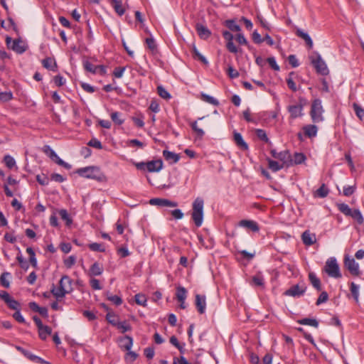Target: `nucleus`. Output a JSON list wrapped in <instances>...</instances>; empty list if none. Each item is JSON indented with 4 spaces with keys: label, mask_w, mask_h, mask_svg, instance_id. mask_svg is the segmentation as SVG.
<instances>
[{
    "label": "nucleus",
    "mask_w": 364,
    "mask_h": 364,
    "mask_svg": "<svg viewBox=\"0 0 364 364\" xmlns=\"http://www.w3.org/2000/svg\"><path fill=\"white\" fill-rule=\"evenodd\" d=\"M72 284L73 280L68 275H63L59 282L58 288L53 285L50 291L57 299L63 298L66 294H69L72 291Z\"/></svg>",
    "instance_id": "obj_1"
},
{
    "label": "nucleus",
    "mask_w": 364,
    "mask_h": 364,
    "mask_svg": "<svg viewBox=\"0 0 364 364\" xmlns=\"http://www.w3.org/2000/svg\"><path fill=\"white\" fill-rule=\"evenodd\" d=\"M75 172L81 177L96 180L100 182L103 181L105 178L100 167L95 166L80 168L77 169Z\"/></svg>",
    "instance_id": "obj_2"
},
{
    "label": "nucleus",
    "mask_w": 364,
    "mask_h": 364,
    "mask_svg": "<svg viewBox=\"0 0 364 364\" xmlns=\"http://www.w3.org/2000/svg\"><path fill=\"white\" fill-rule=\"evenodd\" d=\"M192 219L196 227H200L203 220V200L196 198L193 203Z\"/></svg>",
    "instance_id": "obj_3"
},
{
    "label": "nucleus",
    "mask_w": 364,
    "mask_h": 364,
    "mask_svg": "<svg viewBox=\"0 0 364 364\" xmlns=\"http://www.w3.org/2000/svg\"><path fill=\"white\" fill-rule=\"evenodd\" d=\"M324 109L321 105V100L320 99H316L312 102L310 115L311 119L315 123H319L323 121V113Z\"/></svg>",
    "instance_id": "obj_4"
},
{
    "label": "nucleus",
    "mask_w": 364,
    "mask_h": 364,
    "mask_svg": "<svg viewBox=\"0 0 364 364\" xmlns=\"http://www.w3.org/2000/svg\"><path fill=\"white\" fill-rule=\"evenodd\" d=\"M324 271L329 277L333 278L338 279L342 277L339 265L335 257H330L327 259L324 267Z\"/></svg>",
    "instance_id": "obj_5"
},
{
    "label": "nucleus",
    "mask_w": 364,
    "mask_h": 364,
    "mask_svg": "<svg viewBox=\"0 0 364 364\" xmlns=\"http://www.w3.org/2000/svg\"><path fill=\"white\" fill-rule=\"evenodd\" d=\"M136 166L139 170L146 169L149 172H159L163 168V161L161 159L153 160L148 162L138 163Z\"/></svg>",
    "instance_id": "obj_6"
},
{
    "label": "nucleus",
    "mask_w": 364,
    "mask_h": 364,
    "mask_svg": "<svg viewBox=\"0 0 364 364\" xmlns=\"http://www.w3.org/2000/svg\"><path fill=\"white\" fill-rule=\"evenodd\" d=\"M270 153L272 157L279 159L282 163L286 164L287 166L292 165L293 160L289 151L277 152L275 149H272Z\"/></svg>",
    "instance_id": "obj_7"
},
{
    "label": "nucleus",
    "mask_w": 364,
    "mask_h": 364,
    "mask_svg": "<svg viewBox=\"0 0 364 364\" xmlns=\"http://www.w3.org/2000/svg\"><path fill=\"white\" fill-rule=\"evenodd\" d=\"M311 63L314 65L317 73L322 75H326L328 74L327 65L319 54L317 55L316 58H311Z\"/></svg>",
    "instance_id": "obj_8"
},
{
    "label": "nucleus",
    "mask_w": 364,
    "mask_h": 364,
    "mask_svg": "<svg viewBox=\"0 0 364 364\" xmlns=\"http://www.w3.org/2000/svg\"><path fill=\"white\" fill-rule=\"evenodd\" d=\"M344 265L352 275L358 276L360 274L359 264L355 261L354 258L346 255Z\"/></svg>",
    "instance_id": "obj_9"
},
{
    "label": "nucleus",
    "mask_w": 364,
    "mask_h": 364,
    "mask_svg": "<svg viewBox=\"0 0 364 364\" xmlns=\"http://www.w3.org/2000/svg\"><path fill=\"white\" fill-rule=\"evenodd\" d=\"M306 289V287L305 284H295L287 289L284 292V295L293 297H300L301 296L304 295Z\"/></svg>",
    "instance_id": "obj_10"
},
{
    "label": "nucleus",
    "mask_w": 364,
    "mask_h": 364,
    "mask_svg": "<svg viewBox=\"0 0 364 364\" xmlns=\"http://www.w3.org/2000/svg\"><path fill=\"white\" fill-rule=\"evenodd\" d=\"M151 205H158L161 207H176L177 203L165 198H154L149 200Z\"/></svg>",
    "instance_id": "obj_11"
},
{
    "label": "nucleus",
    "mask_w": 364,
    "mask_h": 364,
    "mask_svg": "<svg viewBox=\"0 0 364 364\" xmlns=\"http://www.w3.org/2000/svg\"><path fill=\"white\" fill-rule=\"evenodd\" d=\"M301 239L304 245L310 246L316 241L315 234L311 233L309 230H306L302 233Z\"/></svg>",
    "instance_id": "obj_12"
},
{
    "label": "nucleus",
    "mask_w": 364,
    "mask_h": 364,
    "mask_svg": "<svg viewBox=\"0 0 364 364\" xmlns=\"http://www.w3.org/2000/svg\"><path fill=\"white\" fill-rule=\"evenodd\" d=\"M303 107L301 105H290L288 107V111L291 118H297L302 115Z\"/></svg>",
    "instance_id": "obj_13"
},
{
    "label": "nucleus",
    "mask_w": 364,
    "mask_h": 364,
    "mask_svg": "<svg viewBox=\"0 0 364 364\" xmlns=\"http://www.w3.org/2000/svg\"><path fill=\"white\" fill-rule=\"evenodd\" d=\"M239 225L243 228H248L253 232H258L259 230L257 223L253 220H242L240 221Z\"/></svg>",
    "instance_id": "obj_14"
},
{
    "label": "nucleus",
    "mask_w": 364,
    "mask_h": 364,
    "mask_svg": "<svg viewBox=\"0 0 364 364\" xmlns=\"http://www.w3.org/2000/svg\"><path fill=\"white\" fill-rule=\"evenodd\" d=\"M103 272L102 266L98 262H95L90 268L88 275L90 277L100 276Z\"/></svg>",
    "instance_id": "obj_15"
},
{
    "label": "nucleus",
    "mask_w": 364,
    "mask_h": 364,
    "mask_svg": "<svg viewBox=\"0 0 364 364\" xmlns=\"http://www.w3.org/2000/svg\"><path fill=\"white\" fill-rule=\"evenodd\" d=\"M133 345V339L132 337L129 336H125L124 338H120L119 340V346L121 348L124 349L126 350H131Z\"/></svg>",
    "instance_id": "obj_16"
},
{
    "label": "nucleus",
    "mask_w": 364,
    "mask_h": 364,
    "mask_svg": "<svg viewBox=\"0 0 364 364\" xmlns=\"http://www.w3.org/2000/svg\"><path fill=\"white\" fill-rule=\"evenodd\" d=\"M163 156L166 161H169L171 164L177 163L180 159V156L178 154H176L168 150L163 151Z\"/></svg>",
    "instance_id": "obj_17"
},
{
    "label": "nucleus",
    "mask_w": 364,
    "mask_h": 364,
    "mask_svg": "<svg viewBox=\"0 0 364 364\" xmlns=\"http://www.w3.org/2000/svg\"><path fill=\"white\" fill-rule=\"evenodd\" d=\"M296 34L298 37L302 38L306 42L308 47L311 49L313 48V41L311 40V38L310 36L307 33L303 31L301 29L298 28L296 31Z\"/></svg>",
    "instance_id": "obj_18"
},
{
    "label": "nucleus",
    "mask_w": 364,
    "mask_h": 364,
    "mask_svg": "<svg viewBox=\"0 0 364 364\" xmlns=\"http://www.w3.org/2000/svg\"><path fill=\"white\" fill-rule=\"evenodd\" d=\"M303 130L306 136L312 138L316 136L318 127L314 124H309L304 126Z\"/></svg>",
    "instance_id": "obj_19"
},
{
    "label": "nucleus",
    "mask_w": 364,
    "mask_h": 364,
    "mask_svg": "<svg viewBox=\"0 0 364 364\" xmlns=\"http://www.w3.org/2000/svg\"><path fill=\"white\" fill-rule=\"evenodd\" d=\"M234 140L236 143L237 146L240 147L242 150H247L248 149V145L244 141L241 134L235 132H234Z\"/></svg>",
    "instance_id": "obj_20"
},
{
    "label": "nucleus",
    "mask_w": 364,
    "mask_h": 364,
    "mask_svg": "<svg viewBox=\"0 0 364 364\" xmlns=\"http://www.w3.org/2000/svg\"><path fill=\"white\" fill-rule=\"evenodd\" d=\"M11 49L19 54L26 51V48L22 46V41L20 39H15L13 41Z\"/></svg>",
    "instance_id": "obj_21"
},
{
    "label": "nucleus",
    "mask_w": 364,
    "mask_h": 364,
    "mask_svg": "<svg viewBox=\"0 0 364 364\" xmlns=\"http://www.w3.org/2000/svg\"><path fill=\"white\" fill-rule=\"evenodd\" d=\"M38 330V335L41 340H46L47 337L52 333V329L48 326H43L42 328H40Z\"/></svg>",
    "instance_id": "obj_22"
},
{
    "label": "nucleus",
    "mask_w": 364,
    "mask_h": 364,
    "mask_svg": "<svg viewBox=\"0 0 364 364\" xmlns=\"http://www.w3.org/2000/svg\"><path fill=\"white\" fill-rule=\"evenodd\" d=\"M309 279L312 286L316 290L320 291L321 289V281L314 272H310L309 274Z\"/></svg>",
    "instance_id": "obj_23"
},
{
    "label": "nucleus",
    "mask_w": 364,
    "mask_h": 364,
    "mask_svg": "<svg viewBox=\"0 0 364 364\" xmlns=\"http://www.w3.org/2000/svg\"><path fill=\"white\" fill-rule=\"evenodd\" d=\"M111 4L119 16H122L124 14L125 10L122 6L121 0H112Z\"/></svg>",
    "instance_id": "obj_24"
},
{
    "label": "nucleus",
    "mask_w": 364,
    "mask_h": 364,
    "mask_svg": "<svg viewBox=\"0 0 364 364\" xmlns=\"http://www.w3.org/2000/svg\"><path fill=\"white\" fill-rule=\"evenodd\" d=\"M42 64L44 68L50 70H55L57 68L55 61L51 58H46L42 60Z\"/></svg>",
    "instance_id": "obj_25"
},
{
    "label": "nucleus",
    "mask_w": 364,
    "mask_h": 364,
    "mask_svg": "<svg viewBox=\"0 0 364 364\" xmlns=\"http://www.w3.org/2000/svg\"><path fill=\"white\" fill-rule=\"evenodd\" d=\"M268 161V166L269 168L274 172H277L284 168L286 164H284L283 163L279 164V162L272 160L270 159H267Z\"/></svg>",
    "instance_id": "obj_26"
},
{
    "label": "nucleus",
    "mask_w": 364,
    "mask_h": 364,
    "mask_svg": "<svg viewBox=\"0 0 364 364\" xmlns=\"http://www.w3.org/2000/svg\"><path fill=\"white\" fill-rule=\"evenodd\" d=\"M250 284L255 287H264V278L260 274H257L252 277Z\"/></svg>",
    "instance_id": "obj_27"
},
{
    "label": "nucleus",
    "mask_w": 364,
    "mask_h": 364,
    "mask_svg": "<svg viewBox=\"0 0 364 364\" xmlns=\"http://www.w3.org/2000/svg\"><path fill=\"white\" fill-rule=\"evenodd\" d=\"M187 296V291L183 287H178L176 289V297L178 301H185Z\"/></svg>",
    "instance_id": "obj_28"
},
{
    "label": "nucleus",
    "mask_w": 364,
    "mask_h": 364,
    "mask_svg": "<svg viewBox=\"0 0 364 364\" xmlns=\"http://www.w3.org/2000/svg\"><path fill=\"white\" fill-rule=\"evenodd\" d=\"M298 323L301 325L311 326L315 328H318V322L315 318H305L298 321Z\"/></svg>",
    "instance_id": "obj_29"
},
{
    "label": "nucleus",
    "mask_w": 364,
    "mask_h": 364,
    "mask_svg": "<svg viewBox=\"0 0 364 364\" xmlns=\"http://www.w3.org/2000/svg\"><path fill=\"white\" fill-rule=\"evenodd\" d=\"M353 219L356 220L358 224H362L364 221L363 215L358 209L352 210L350 215H349Z\"/></svg>",
    "instance_id": "obj_30"
},
{
    "label": "nucleus",
    "mask_w": 364,
    "mask_h": 364,
    "mask_svg": "<svg viewBox=\"0 0 364 364\" xmlns=\"http://www.w3.org/2000/svg\"><path fill=\"white\" fill-rule=\"evenodd\" d=\"M107 299L112 302L116 306H119L122 304V299L117 295H112L110 292L106 293Z\"/></svg>",
    "instance_id": "obj_31"
},
{
    "label": "nucleus",
    "mask_w": 364,
    "mask_h": 364,
    "mask_svg": "<svg viewBox=\"0 0 364 364\" xmlns=\"http://www.w3.org/2000/svg\"><path fill=\"white\" fill-rule=\"evenodd\" d=\"M58 213L61 219L65 221L66 225L70 226L73 223V220L70 217L68 211L65 209H61Z\"/></svg>",
    "instance_id": "obj_32"
},
{
    "label": "nucleus",
    "mask_w": 364,
    "mask_h": 364,
    "mask_svg": "<svg viewBox=\"0 0 364 364\" xmlns=\"http://www.w3.org/2000/svg\"><path fill=\"white\" fill-rule=\"evenodd\" d=\"M45 149V152L48 155V156L56 164H58V160L61 159L58 156L55 151L53 150L49 146H46Z\"/></svg>",
    "instance_id": "obj_33"
},
{
    "label": "nucleus",
    "mask_w": 364,
    "mask_h": 364,
    "mask_svg": "<svg viewBox=\"0 0 364 364\" xmlns=\"http://www.w3.org/2000/svg\"><path fill=\"white\" fill-rule=\"evenodd\" d=\"M350 292L356 303L359 301V286L354 282L350 283Z\"/></svg>",
    "instance_id": "obj_34"
},
{
    "label": "nucleus",
    "mask_w": 364,
    "mask_h": 364,
    "mask_svg": "<svg viewBox=\"0 0 364 364\" xmlns=\"http://www.w3.org/2000/svg\"><path fill=\"white\" fill-rule=\"evenodd\" d=\"M107 321L112 326H116L119 321L118 317L112 311H109L106 315Z\"/></svg>",
    "instance_id": "obj_35"
},
{
    "label": "nucleus",
    "mask_w": 364,
    "mask_h": 364,
    "mask_svg": "<svg viewBox=\"0 0 364 364\" xmlns=\"http://www.w3.org/2000/svg\"><path fill=\"white\" fill-rule=\"evenodd\" d=\"M329 193L328 188L325 184H322L318 189L316 191V196L319 198H325Z\"/></svg>",
    "instance_id": "obj_36"
},
{
    "label": "nucleus",
    "mask_w": 364,
    "mask_h": 364,
    "mask_svg": "<svg viewBox=\"0 0 364 364\" xmlns=\"http://www.w3.org/2000/svg\"><path fill=\"white\" fill-rule=\"evenodd\" d=\"M121 114L118 112H114L110 114L111 119L113 122L117 125H122L124 119L121 118Z\"/></svg>",
    "instance_id": "obj_37"
},
{
    "label": "nucleus",
    "mask_w": 364,
    "mask_h": 364,
    "mask_svg": "<svg viewBox=\"0 0 364 364\" xmlns=\"http://www.w3.org/2000/svg\"><path fill=\"white\" fill-rule=\"evenodd\" d=\"M337 207L339 211L346 216H349L353 210L346 203H338Z\"/></svg>",
    "instance_id": "obj_38"
},
{
    "label": "nucleus",
    "mask_w": 364,
    "mask_h": 364,
    "mask_svg": "<svg viewBox=\"0 0 364 364\" xmlns=\"http://www.w3.org/2000/svg\"><path fill=\"white\" fill-rule=\"evenodd\" d=\"M353 108L355 111L356 116L360 119L363 120L364 118V109L361 107L357 103L353 104Z\"/></svg>",
    "instance_id": "obj_39"
},
{
    "label": "nucleus",
    "mask_w": 364,
    "mask_h": 364,
    "mask_svg": "<svg viewBox=\"0 0 364 364\" xmlns=\"http://www.w3.org/2000/svg\"><path fill=\"white\" fill-rule=\"evenodd\" d=\"M10 276L11 274L9 272H4L0 277V282L1 285L5 288H9L10 287V282L7 279Z\"/></svg>",
    "instance_id": "obj_40"
},
{
    "label": "nucleus",
    "mask_w": 364,
    "mask_h": 364,
    "mask_svg": "<svg viewBox=\"0 0 364 364\" xmlns=\"http://www.w3.org/2000/svg\"><path fill=\"white\" fill-rule=\"evenodd\" d=\"M255 133H256L257 136L260 140H262L266 143L269 142V138L267 137V133L264 130L261 129H257L255 130Z\"/></svg>",
    "instance_id": "obj_41"
},
{
    "label": "nucleus",
    "mask_w": 364,
    "mask_h": 364,
    "mask_svg": "<svg viewBox=\"0 0 364 364\" xmlns=\"http://www.w3.org/2000/svg\"><path fill=\"white\" fill-rule=\"evenodd\" d=\"M90 250L95 252H104L105 251V248L102 244L93 242L88 245Z\"/></svg>",
    "instance_id": "obj_42"
},
{
    "label": "nucleus",
    "mask_w": 364,
    "mask_h": 364,
    "mask_svg": "<svg viewBox=\"0 0 364 364\" xmlns=\"http://www.w3.org/2000/svg\"><path fill=\"white\" fill-rule=\"evenodd\" d=\"M192 53L195 60H198L201 63H205V57L199 53L195 45H193Z\"/></svg>",
    "instance_id": "obj_43"
},
{
    "label": "nucleus",
    "mask_w": 364,
    "mask_h": 364,
    "mask_svg": "<svg viewBox=\"0 0 364 364\" xmlns=\"http://www.w3.org/2000/svg\"><path fill=\"white\" fill-rule=\"evenodd\" d=\"M226 26L232 31H240V27L234 20H227L225 21Z\"/></svg>",
    "instance_id": "obj_44"
},
{
    "label": "nucleus",
    "mask_w": 364,
    "mask_h": 364,
    "mask_svg": "<svg viewBox=\"0 0 364 364\" xmlns=\"http://www.w3.org/2000/svg\"><path fill=\"white\" fill-rule=\"evenodd\" d=\"M157 91H158L159 95L161 97H162L165 100H168L171 98V95L163 86H158Z\"/></svg>",
    "instance_id": "obj_45"
},
{
    "label": "nucleus",
    "mask_w": 364,
    "mask_h": 364,
    "mask_svg": "<svg viewBox=\"0 0 364 364\" xmlns=\"http://www.w3.org/2000/svg\"><path fill=\"white\" fill-rule=\"evenodd\" d=\"M4 161L5 162L6 166L10 169L13 168L16 166L15 159L9 155L5 156Z\"/></svg>",
    "instance_id": "obj_46"
},
{
    "label": "nucleus",
    "mask_w": 364,
    "mask_h": 364,
    "mask_svg": "<svg viewBox=\"0 0 364 364\" xmlns=\"http://www.w3.org/2000/svg\"><path fill=\"white\" fill-rule=\"evenodd\" d=\"M135 301L137 304L142 306H146L147 299L144 294H137L135 295Z\"/></svg>",
    "instance_id": "obj_47"
},
{
    "label": "nucleus",
    "mask_w": 364,
    "mask_h": 364,
    "mask_svg": "<svg viewBox=\"0 0 364 364\" xmlns=\"http://www.w3.org/2000/svg\"><path fill=\"white\" fill-rule=\"evenodd\" d=\"M13 98V94L9 92H0V101L3 102H9Z\"/></svg>",
    "instance_id": "obj_48"
},
{
    "label": "nucleus",
    "mask_w": 364,
    "mask_h": 364,
    "mask_svg": "<svg viewBox=\"0 0 364 364\" xmlns=\"http://www.w3.org/2000/svg\"><path fill=\"white\" fill-rule=\"evenodd\" d=\"M306 156L303 153H295L294 156V163L295 164H301L306 160Z\"/></svg>",
    "instance_id": "obj_49"
},
{
    "label": "nucleus",
    "mask_w": 364,
    "mask_h": 364,
    "mask_svg": "<svg viewBox=\"0 0 364 364\" xmlns=\"http://www.w3.org/2000/svg\"><path fill=\"white\" fill-rule=\"evenodd\" d=\"M293 75H294V72L289 73V77L287 79V83L290 90H291L293 92H296L297 90V87L291 77Z\"/></svg>",
    "instance_id": "obj_50"
},
{
    "label": "nucleus",
    "mask_w": 364,
    "mask_h": 364,
    "mask_svg": "<svg viewBox=\"0 0 364 364\" xmlns=\"http://www.w3.org/2000/svg\"><path fill=\"white\" fill-rule=\"evenodd\" d=\"M116 327L121 331L122 333H125L131 330V326L126 321H119Z\"/></svg>",
    "instance_id": "obj_51"
},
{
    "label": "nucleus",
    "mask_w": 364,
    "mask_h": 364,
    "mask_svg": "<svg viewBox=\"0 0 364 364\" xmlns=\"http://www.w3.org/2000/svg\"><path fill=\"white\" fill-rule=\"evenodd\" d=\"M8 306L13 310L17 311L20 309V304L18 301L15 300L11 297V299L9 300L7 303H6Z\"/></svg>",
    "instance_id": "obj_52"
},
{
    "label": "nucleus",
    "mask_w": 364,
    "mask_h": 364,
    "mask_svg": "<svg viewBox=\"0 0 364 364\" xmlns=\"http://www.w3.org/2000/svg\"><path fill=\"white\" fill-rule=\"evenodd\" d=\"M16 259L18 260V262L22 269H23L25 270L28 269V264L27 261L25 260V259L23 257L21 252H19V254H18V255L16 257Z\"/></svg>",
    "instance_id": "obj_53"
},
{
    "label": "nucleus",
    "mask_w": 364,
    "mask_h": 364,
    "mask_svg": "<svg viewBox=\"0 0 364 364\" xmlns=\"http://www.w3.org/2000/svg\"><path fill=\"white\" fill-rule=\"evenodd\" d=\"M328 295L327 292L322 291L321 293V294L319 295L318 298L317 299L316 304L317 306H318L323 303L326 302L328 301Z\"/></svg>",
    "instance_id": "obj_54"
},
{
    "label": "nucleus",
    "mask_w": 364,
    "mask_h": 364,
    "mask_svg": "<svg viewBox=\"0 0 364 364\" xmlns=\"http://www.w3.org/2000/svg\"><path fill=\"white\" fill-rule=\"evenodd\" d=\"M87 145L98 149H102V143L96 138H92L89 141Z\"/></svg>",
    "instance_id": "obj_55"
},
{
    "label": "nucleus",
    "mask_w": 364,
    "mask_h": 364,
    "mask_svg": "<svg viewBox=\"0 0 364 364\" xmlns=\"http://www.w3.org/2000/svg\"><path fill=\"white\" fill-rule=\"evenodd\" d=\"M97 67V65H95L94 64H92V63L89 62V61H85L84 62V68L88 71V72H90L93 74H95V72H96V68Z\"/></svg>",
    "instance_id": "obj_56"
},
{
    "label": "nucleus",
    "mask_w": 364,
    "mask_h": 364,
    "mask_svg": "<svg viewBox=\"0 0 364 364\" xmlns=\"http://www.w3.org/2000/svg\"><path fill=\"white\" fill-rule=\"evenodd\" d=\"M76 262V257L70 255L66 259L64 260V264L68 268L72 267Z\"/></svg>",
    "instance_id": "obj_57"
},
{
    "label": "nucleus",
    "mask_w": 364,
    "mask_h": 364,
    "mask_svg": "<svg viewBox=\"0 0 364 364\" xmlns=\"http://www.w3.org/2000/svg\"><path fill=\"white\" fill-rule=\"evenodd\" d=\"M137 357L138 355L135 352L129 350L125 355V360L127 362H133L137 358Z\"/></svg>",
    "instance_id": "obj_58"
},
{
    "label": "nucleus",
    "mask_w": 364,
    "mask_h": 364,
    "mask_svg": "<svg viewBox=\"0 0 364 364\" xmlns=\"http://www.w3.org/2000/svg\"><path fill=\"white\" fill-rule=\"evenodd\" d=\"M125 70V67H117L113 71V75L115 77L120 78L122 77Z\"/></svg>",
    "instance_id": "obj_59"
},
{
    "label": "nucleus",
    "mask_w": 364,
    "mask_h": 364,
    "mask_svg": "<svg viewBox=\"0 0 364 364\" xmlns=\"http://www.w3.org/2000/svg\"><path fill=\"white\" fill-rule=\"evenodd\" d=\"M355 191V186H345L343 188V193L345 196H350L353 194Z\"/></svg>",
    "instance_id": "obj_60"
},
{
    "label": "nucleus",
    "mask_w": 364,
    "mask_h": 364,
    "mask_svg": "<svg viewBox=\"0 0 364 364\" xmlns=\"http://www.w3.org/2000/svg\"><path fill=\"white\" fill-rule=\"evenodd\" d=\"M36 181L41 185H43V186L48 185V183H49L48 178L46 176H45L44 174H43V175H37L36 176Z\"/></svg>",
    "instance_id": "obj_61"
},
{
    "label": "nucleus",
    "mask_w": 364,
    "mask_h": 364,
    "mask_svg": "<svg viewBox=\"0 0 364 364\" xmlns=\"http://www.w3.org/2000/svg\"><path fill=\"white\" fill-rule=\"evenodd\" d=\"M196 307H197L198 311L200 314H203L204 312V306L202 304L201 298L199 294H197L196 296Z\"/></svg>",
    "instance_id": "obj_62"
},
{
    "label": "nucleus",
    "mask_w": 364,
    "mask_h": 364,
    "mask_svg": "<svg viewBox=\"0 0 364 364\" xmlns=\"http://www.w3.org/2000/svg\"><path fill=\"white\" fill-rule=\"evenodd\" d=\"M267 62L270 67L274 70H279V66L277 65L276 60L274 57H269L267 59Z\"/></svg>",
    "instance_id": "obj_63"
},
{
    "label": "nucleus",
    "mask_w": 364,
    "mask_h": 364,
    "mask_svg": "<svg viewBox=\"0 0 364 364\" xmlns=\"http://www.w3.org/2000/svg\"><path fill=\"white\" fill-rule=\"evenodd\" d=\"M196 28L198 32V34L201 38H205V26L200 23H197L196 25Z\"/></svg>",
    "instance_id": "obj_64"
}]
</instances>
